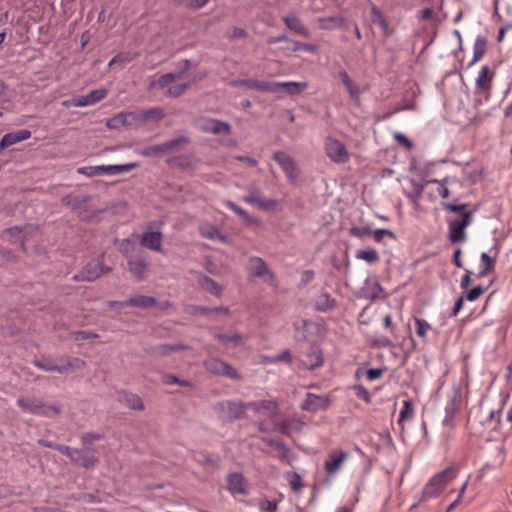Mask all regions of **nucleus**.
<instances>
[{
    "mask_svg": "<svg viewBox=\"0 0 512 512\" xmlns=\"http://www.w3.org/2000/svg\"><path fill=\"white\" fill-rule=\"evenodd\" d=\"M455 476L456 472L453 466H449L443 471L436 473L425 485L422 491L421 501H426L439 496L445 489L446 485L454 479Z\"/></svg>",
    "mask_w": 512,
    "mask_h": 512,
    "instance_id": "obj_1",
    "label": "nucleus"
},
{
    "mask_svg": "<svg viewBox=\"0 0 512 512\" xmlns=\"http://www.w3.org/2000/svg\"><path fill=\"white\" fill-rule=\"evenodd\" d=\"M17 405L23 412L37 416L53 417L61 413L60 407L49 405L35 397H19L17 399Z\"/></svg>",
    "mask_w": 512,
    "mask_h": 512,
    "instance_id": "obj_2",
    "label": "nucleus"
},
{
    "mask_svg": "<svg viewBox=\"0 0 512 512\" xmlns=\"http://www.w3.org/2000/svg\"><path fill=\"white\" fill-rule=\"evenodd\" d=\"M132 243L129 239H125L120 243L119 250L127 259L129 272L137 279L144 280L148 275V263L141 256L132 257L130 254Z\"/></svg>",
    "mask_w": 512,
    "mask_h": 512,
    "instance_id": "obj_3",
    "label": "nucleus"
},
{
    "mask_svg": "<svg viewBox=\"0 0 512 512\" xmlns=\"http://www.w3.org/2000/svg\"><path fill=\"white\" fill-rule=\"evenodd\" d=\"M247 194L243 196V201L262 211H275L279 203L275 199L266 198L264 193L255 185H249L246 188Z\"/></svg>",
    "mask_w": 512,
    "mask_h": 512,
    "instance_id": "obj_4",
    "label": "nucleus"
},
{
    "mask_svg": "<svg viewBox=\"0 0 512 512\" xmlns=\"http://www.w3.org/2000/svg\"><path fill=\"white\" fill-rule=\"evenodd\" d=\"M248 409L247 404L241 401L224 400L214 406L219 418L225 422L240 419Z\"/></svg>",
    "mask_w": 512,
    "mask_h": 512,
    "instance_id": "obj_5",
    "label": "nucleus"
},
{
    "mask_svg": "<svg viewBox=\"0 0 512 512\" xmlns=\"http://www.w3.org/2000/svg\"><path fill=\"white\" fill-rule=\"evenodd\" d=\"M61 450L62 454L67 456L73 464L86 469L94 468L99 462L94 451L89 448L77 449L67 446Z\"/></svg>",
    "mask_w": 512,
    "mask_h": 512,
    "instance_id": "obj_6",
    "label": "nucleus"
},
{
    "mask_svg": "<svg viewBox=\"0 0 512 512\" xmlns=\"http://www.w3.org/2000/svg\"><path fill=\"white\" fill-rule=\"evenodd\" d=\"M139 166L138 163H128L120 165H98V166H86L78 169V173L86 175L88 177L98 175H117L129 172Z\"/></svg>",
    "mask_w": 512,
    "mask_h": 512,
    "instance_id": "obj_7",
    "label": "nucleus"
},
{
    "mask_svg": "<svg viewBox=\"0 0 512 512\" xmlns=\"http://www.w3.org/2000/svg\"><path fill=\"white\" fill-rule=\"evenodd\" d=\"M325 152L328 158L334 163L344 164L349 161L350 154L345 145L332 137L325 140Z\"/></svg>",
    "mask_w": 512,
    "mask_h": 512,
    "instance_id": "obj_8",
    "label": "nucleus"
},
{
    "mask_svg": "<svg viewBox=\"0 0 512 512\" xmlns=\"http://www.w3.org/2000/svg\"><path fill=\"white\" fill-rule=\"evenodd\" d=\"M472 219V212H463L461 220L449 223V239L452 243L464 242L466 240L465 228L471 224Z\"/></svg>",
    "mask_w": 512,
    "mask_h": 512,
    "instance_id": "obj_9",
    "label": "nucleus"
},
{
    "mask_svg": "<svg viewBox=\"0 0 512 512\" xmlns=\"http://www.w3.org/2000/svg\"><path fill=\"white\" fill-rule=\"evenodd\" d=\"M110 270L111 268L104 267L100 260H93L87 263V265L78 274L74 275L73 280L91 282Z\"/></svg>",
    "mask_w": 512,
    "mask_h": 512,
    "instance_id": "obj_10",
    "label": "nucleus"
},
{
    "mask_svg": "<svg viewBox=\"0 0 512 512\" xmlns=\"http://www.w3.org/2000/svg\"><path fill=\"white\" fill-rule=\"evenodd\" d=\"M204 367L207 371L215 374L226 376L230 379H240V375L237 370L229 365L227 362H224L217 358H209L204 361Z\"/></svg>",
    "mask_w": 512,
    "mask_h": 512,
    "instance_id": "obj_11",
    "label": "nucleus"
},
{
    "mask_svg": "<svg viewBox=\"0 0 512 512\" xmlns=\"http://www.w3.org/2000/svg\"><path fill=\"white\" fill-rule=\"evenodd\" d=\"M330 405L331 400L328 395L307 393L305 400L301 404V409L306 412L316 413L318 411L327 410Z\"/></svg>",
    "mask_w": 512,
    "mask_h": 512,
    "instance_id": "obj_12",
    "label": "nucleus"
},
{
    "mask_svg": "<svg viewBox=\"0 0 512 512\" xmlns=\"http://www.w3.org/2000/svg\"><path fill=\"white\" fill-rule=\"evenodd\" d=\"M199 128L206 133H212L215 135H228L231 133V126L227 122H223L216 119H201L198 122Z\"/></svg>",
    "mask_w": 512,
    "mask_h": 512,
    "instance_id": "obj_13",
    "label": "nucleus"
},
{
    "mask_svg": "<svg viewBox=\"0 0 512 512\" xmlns=\"http://www.w3.org/2000/svg\"><path fill=\"white\" fill-rule=\"evenodd\" d=\"M107 94L108 90L106 88L95 89L86 95H81L73 98L71 105H73L74 107L91 106L104 99L107 96Z\"/></svg>",
    "mask_w": 512,
    "mask_h": 512,
    "instance_id": "obj_14",
    "label": "nucleus"
},
{
    "mask_svg": "<svg viewBox=\"0 0 512 512\" xmlns=\"http://www.w3.org/2000/svg\"><path fill=\"white\" fill-rule=\"evenodd\" d=\"M274 160L281 166L290 181H295L298 178V169L295 161L285 152H275L273 155Z\"/></svg>",
    "mask_w": 512,
    "mask_h": 512,
    "instance_id": "obj_15",
    "label": "nucleus"
},
{
    "mask_svg": "<svg viewBox=\"0 0 512 512\" xmlns=\"http://www.w3.org/2000/svg\"><path fill=\"white\" fill-rule=\"evenodd\" d=\"M247 270L249 274L254 277H268L269 280H274V274L268 269L265 261L260 257H251L248 262Z\"/></svg>",
    "mask_w": 512,
    "mask_h": 512,
    "instance_id": "obj_16",
    "label": "nucleus"
},
{
    "mask_svg": "<svg viewBox=\"0 0 512 512\" xmlns=\"http://www.w3.org/2000/svg\"><path fill=\"white\" fill-rule=\"evenodd\" d=\"M189 349V346L184 344H159L145 349V352L153 357H166L174 352Z\"/></svg>",
    "mask_w": 512,
    "mask_h": 512,
    "instance_id": "obj_17",
    "label": "nucleus"
},
{
    "mask_svg": "<svg viewBox=\"0 0 512 512\" xmlns=\"http://www.w3.org/2000/svg\"><path fill=\"white\" fill-rule=\"evenodd\" d=\"M347 458L348 453L342 450L332 451L324 462L325 471L330 475L337 473Z\"/></svg>",
    "mask_w": 512,
    "mask_h": 512,
    "instance_id": "obj_18",
    "label": "nucleus"
},
{
    "mask_svg": "<svg viewBox=\"0 0 512 512\" xmlns=\"http://www.w3.org/2000/svg\"><path fill=\"white\" fill-rule=\"evenodd\" d=\"M304 426V422L298 418H287L274 424V430L289 435L291 432H300Z\"/></svg>",
    "mask_w": 512,
    "mask_h": 512,
    "instance_id": "obj_19",
    "label": "nucleus"
},
{
    "mask_svg": "<svg viewBox=\"0 0 512 512\" xmlns=\"http://www.w3.org/2000/svg\"><path fill=\"white\" fill-rule=\"evenodd\" d=\"M140 243L145 248L163 253L162 234L158 231H150L143 233Z\"/></svg>",
    "mask_w": 512,
    "mask_h": 512,
    "instance_id": "obj_20",
    "label": "nucleus"
},
{
    "mask_svg": "<svg viewBox=\"0 0 512 512\" xmlns=\"http://www.w3.org/2000/svg\"><path fill=\"white\" fill-rule=\"evenodd\" d=\"M282 21L289 30L295 32L296 34L306 38L311 36L310 30L303 24L302 20L296 15H287L282 18Z\"/></svg>",
    "mask_w": 512,
    "mask_h": 512,
    "instance_id": "obj_21",
    "label": "nucleus"
},
{
    "mask_svg": "<svg viewBox=\"0 0 512 512\" xmlns=\"http://www.w3.org/2000/svg\"><path fill=\"white\" fill-rule=\"evenodd\" d=\"M493 77L494 72L488 66H483L476 79L477 91L481 93H488L491 89Z\"/></svg>",
    "mask_w": 512,
    "mask_h": 512,
    "instance_id": "obj_22",
    "label": "nucleus"
},
{
    "mask_svg": "<svg viewBox=\"0 0 512 512\" xmlns=\"http://www.w3.org/2000/svg\"><path fill=\"white\" fill-rule=\"evenodd\" d=\"M227 488L232 494L246 495V482L242 474L231 473L227 477Z\"/></svg>",
    "mask_w": 512,
    "mask_h": 512,
    "instance_id": "obj_23",
    "label": "nucleus"
},
{
    "mask_svg": "<svg viewBox=\"0 0 512 512\" xmlns=\"http://www.w3.org/2000/svg\"><path fill=\"white\" fill-rule=\"evenodd\" d=\"M275 85L277 86L275 88V93L284 91L286 94L291 95V96L300 94L308 87L307 82H295V81L275 82Z\"/></svg>",
    "mask_w": 512,
    "mask_h": 512,
    "instance_id": "obj_24",
    "label": "nucleus"
},
{
    "mask_svg": "<svg viewBox=\"0 0 512 512\" xmlns=\"http://www.w3.org/2000/svg\"><path fill=\"white\" fill-rule=\"evenodd\" d=\"M247 407L255 413H260L262 410H266L272 415H277L279 413V403L276 400L254 401L247 403Z\"/></svg>",
    "mask_w": 512,
    "mask_h": 512,
    "instance_id": "obj_25",
    "label": "nucleus"
},
{
    "mask_svg": "<svg viewBox=\"0 0 512 512\" xmlns=\"http://www.w3.org/2000/svg\"><path fill=\"white\" fill-rule=\"evenodd\" d=\"M124 305L126 306H132V307H138V308H151L155 307L157 304V301L154 297L146 296V295H135L131 296L125 301H123Z\"/></svg>",
    "mask_w": 512,
    "mask_h": 512,
    "instance_id": "obj_26",
    "label": "nucleus"
},
{
    "mask_svg": "<svg viewBox=\"0 0 512 512\" xmlns=\"http://www.w3.org/2000/svg\"><path fill=\"white\" fill-rule=\"evenodd\" d=\"M241 84L247 89H253L260 92L275 93V82L273 81H258L253 79L242 80Z\"/></svg>",
    "mask_w": 512,
    "mask_h": 512,
    "instance_id": "obj_27",
    "label": "nucleus"
},
{
    "mask_svg": "<svg viewBox=\"0 0 512 512\" xmlns=\"http://www.w3.org/2000/svg\"><path fill=\"white\" fill-rule=\"evenodd\" d=\"M180 78V75L176 73H166L158 77L157 79H153L149 82L147 89L149 91H153L155 89H165L177 79Z\"/></svg>",
    "mask_w": 512,
    "mask_h": 512,
    "instance_id": "obj_28",
    "label": "nucleus"
},
{
    "mask_svg": "<svg viewBox=\"0 0 512 512\" xmlns=\"http://www.w3.org/2000/svg\"><path fill=\"white\" fill-rule=\"evenodd\" d=\"M337 301L328 292H321L315 300V309L327 312L336 307Z\"/></svg>",
    "mask_w": 512,
    "mask_h": 512,
    "instance_id": "obj_29",
    "label": "nucleus"
},
{
    "mask_svg": "<svg viewBox=\"0 0 512 512\" xmlns=\"http://www.w3.org/2000/svg\"><path fill=\"white\" fill-rule=\"evenodd\" d=\"M318 28L321 30H333L340 28L345 23V18L342 16H329L320 17L317 19Z\"/></svg>",
    "mask_w": 512,
    "mask_h": 512,
    "instance_id": "obj_30",
    "label": "nucleus"
},
{
    "mask_svg": "<svg viewBox=\"0 0 512 512\" xmlns=\"http://www.w3.org/2000/svg\"><path fill=\"white\" fill-rule=\"evenodd\" d=\"M199 231L204 238L211 240H220L222 242L226 240V237L222 235L220 230L210 223L201 224Z\"/></svg>",
    "mask_w": 512,
    "mask_h": 512,
    "instance_id": "obj_31",
    "label": "nucleus"
},
{
    "mask_svg": "<svg viewBox=\"0 0 512 512\" xmlns=\"http://www.w3.org/2000/svg\"><path fill=\"white\" fill-rule=\"evenodd\" d=\"M427 184L428 183H426V182L418 183V182H415L414 180H411L412 189H411V191L406 193V196L409 198V200L413 204L414 208H417L419 206V202L422 197L424 188Z\"/></svg>",
    "mask_w": 512,
    "mask_h": 512,
    "instance_id": "obj_32",
    "label": "nucleus"
},
{
    "mask_svg": "<svg viewBox=\"0 0 512 512\" xmlns=\"http://www.w3.org/2000/svg\"><path fill=\"white\" fill-rule=\"evenodd\" d=\"M199 285L214 296L220 297L222 295L223 287L208 276H201Z\"/></svg>",
    "mask_w": 512,
    "mask_h": 512,
    "instance_id": "obj_33",
    "label": "nucleus"
},
{
    "mask_svg": "<svg viewBox=\"0 0 512 512\" xmlns=\"http://www.w3.org/2000/svg\"><path fill=\"white\" fill-rule=\"evenodd\" d=\"M188 143H189V139L186 136H179V137L170 139L166 142H163L166 154L178 152V151L182 150Z\"/></svg>",
    "mask_w": 512,
    "mask_h": 512,
    "instance_id": "obj_34",
    "label": "nucleus"
},
{
    "mask_svg": "<svg viewBox=\"0 0 512 512\" xmlns=\"http://www.w3.org/2000/svg\"><path fill=\"white\" fill-rule=\"evenodd\" d=\"M224 205L229 208L231 211H233L234 213H236L238 216L242 217V219L248 223V224H259L260 221L259 219L255 218V217H252L250 216L246 210H244L243 208H241L240 206H238L236 203H234L233 201H230V200H226L224 202Z\"/></svg>",
    "mask_w": 512,
    "mask_h": 512,
    "instance_id": "obj_35",
    "label": "nucleus"
},
{
    "mask_svg": "<svg viewBox=\"0 0 512 512\" xmlns=\"http://www.w3.org/2000/svg\"><path fill=\"white\" fill-rule=\"evenodd\" d=\"M57 361L60 362L61 366L66 369L65 373L82 369L85 366V362L83 360L79 358H70L68 356H61L57 359Z\"/></svg>",
    "mask_w": 512,
    "mask_h": 512,
    "instance_id": "obj_36",
    "label": "nucleus"
},
{
    "mask_svg": "<svg viewBox=\"0 0 512 512\" xmlns=\"http://www.w3.org/2000/svg\"><path fill=\"white\" fill-rule=\"evenodd\" d=\"M214 338L224 344H230L237 347L243 344V338L238 333H216Z\"/></svg>",
    "mask_w": 512,
    "mask_h": 512,
    "instance_id": "obj_37",
    "label": "nucleus"
},
{
    "mask_svg": "<svg viewBox=\"0 0 512 512\" xmlns=\"http://www.w3.org/2000/svg\"><path fill=\"white\" fill-rule=\"evenodd\" d=\"M339 77L342 80L347 92L352 99L359 97L360 91L354 81L349 77L348 73L344 70L339 72Z\"/></svg>",
    "mask_w": 512,
    "mask_h": 512,
    "instance_id": "obj_38",
    "label": "nucleus"
},
{
    "mask_svg": "<svg viewBox=\"0 0 512 512\" xmlns=\"http://www.w3.org/2000/svg\"><path fill=\"white\" fill-rule=\"evenodd\" d=\"M486 47H487V40L482 36H478L474 43L473 59L469 63V66L474 65L477 61H479L483 57V55L486 52Z\"/></svg>",
    "mask_w": 512,
    "mask_h": 512,
    "instance_id": "obj_39",
    "label": "nucleus"
},
{
    "mask_svg": "<svg viewBox=\"0 0 512 512\" xmlns=\"http://www.w3.org/2000/svg\"><path fill=\"white\" fill-rule=\"evenodd\" d=\"M6 235H8V241L12 244H15L17 242H20L21 247L23 250L26 249L25 247V241L23 237V229L18 226H14L11 228H8L4 232Z\"/></svg>",
    "mask_w": 512,
    "mask_h": 512,
    "instance_id": "obj_40",
    "label": "nucleus"
},
{
    "mask_svg": "<svg viewBox=\"0 0 512 512\" xmlns=\"http://www.w3.org/2000/svg\"><path fill=\"white\" fill-rule=\"evenodd\" d=\"M33 364L43 370V371H46V372H57V373H60V374H65V368L61 366V363L59 362V364H53L51 361H45V360H34L33 361Z\"/></svg>",
    "mask_w": 512,
    "mask_h": 512,
    "instance_id": "obj_41",
    "label": "nucleus"
},
{
    "mask_svg": "<svg viewBox=\"0 0 512 512\" xmlns=\"http://www.w3.org/2000/svg\"><path fill=\"white\" fill-rule=\"evenodd\" d=\"M138 153L144 157H161L166 154L163 143L145 147L140 149Z\"/></svg>",
    "mask_w": 512,
    "mask_h": 512,
    "instance_id": "obj_42",
    "label": "nucleus"
},
{
    "mask_svg": "<svg viewBox=\"0 0 512 512\" xmlns=\"http://www.w3.org/2000/svg\"><path fill=\"white\" fill-rule=\"evenodd\" d=\"M164 116H165L164 110L159 107L150 108L148 110L143 111L140 114V118L143 121H151V120L159 121V120L163 119Z\"/></svg>",
    "mask_w": 512,
    "mask_h": 512,
    "instance_id": "obj_43",
    "label": "nucleus"
},
{
    "mask_svg": "<svg viewBox=\"0 0 512 512\" xmlns=\"http://www.w3.org/2000/svg\"><path fill=\"white\" fill-rule=\"evenodd\" d=\"M189 86H190L189 82L178 83V84H174V85L171 84L168 87V89L166 90L165 96H167L169 98L180 97L181 95H183L186 92V90L189 88Z\"/></svg>",
    "mask_w": 512,
    "mask_h": 512,
    "instance_id": "obj_44",
    "label": "nucleus"
},
{
    "mask_svg": "<svg viewBox=\"0 0 512 512\" xmlns=\"http://www.w3.org/2000/svg\"><path fill=\"white\" fill-rule=\"evenodd\" d=\"M356 258L366 261L367 263H376L379 261L378 252L375 249L358 250Z\"/></svg>",
    "mask_w": 512,
    "mask_h": 512,
    "instance_id": "obj_45",
    "label": "nucleus"
},
{
    "mask_svg": "<svg viewBox=\"0 0 512 512\" xmlns=\"http://www.w3.org/2000/svg\"><path fill=\"white\" fill-rule=\"evenodd\" d=\"M124 401H125L126 405L131 409L138 410V411H142L145 409V405H144L142 399L138 395L131 394V393L126 394L124 396Z\"/></svg>",
    "mask_w": 512,
    "mask_h": 512,
    "instance_id": "obj_46",
    "label": "nucleus"
},
{
    "mask_svg": "<svg viewBox=\"0 0 512 512\" xmlns=\"http://www.w3.org/2000/svg\"><path fill=\"white\" fill-rule=\"evenodd\" d=\"M130 114L118 113L107 121V126L111 129H118L121 126L128 125V117Z\"/></svg>",
    "mask_w": 512,
    "mask_h": 512,
    "instance_id": "obj_47",
    "label": "nucleus"
},
{
    "mask_svg": "<svg viewBox=\"0 0 512 512\" xmlns=\"http://www.w3.org/2000/svg\"><path fill=\"white\" fill-rule=\"evenodd\" d=\"M162 382L165 385L178 384V385L183 386V387H193V383L191 381L182 380V379H180L177 376L172 375V374L164 375L163 378H162Z\"/></svg>",
    "mask_w": 512,
    "mask_h": 512,
    "instance_id": "obj_48",
    "label": "nucleus"
},
{
    "mask_svg": "<svg viewBox=\"0 0 512 512\" xmlns=\"http://www.w3.org/2000/svg\"><path fill=\"white\" fill-rule=\"evenodd\" d=\"M426 183L438 184L439 185L438 193L443 199H446L450 196V191L446 186L449 183L448 177H446L442 180L431 179V180L426 181Z\"/></svg>",
    "mask_w": 512,
    "mask_h": 512,
    "instance_id": "obj_49",
    "label": "nucleus"
},
{
    "mask_svg": "<svg viewBox=\"0 0 512 512\" xmlns=\"http://www.w3.org/2000/svg\"><path fill=\"white\" fill-rule=\"evenodd\" d=\"M262 442H264L265 444L275 448L276 450H278L279 452H281L283 455H286L288 453V448L286 447V445L280 441V440H277V439H273V438H269V437H262L261 438Z\"/></svg>",
    "mask_w": 512,
    "mask_h": 512,
    "instance_id": "obj_50",
    "label": "nucleus"
},
{
    "mask_svg": "<svg viewBox=\"0 0 512 512\" xmlns=\"http://www.w3.org/2000/svg\"><path fill=\"white\" fill-rule=\"evenodd\" d=\"M416 334L422 339L426 338L427 331L431 329V325L420 318H415Z\"/></svg>",
    "mask_w": 512,
    "mask_h": 512,
    "instance_id": "obj_51",
    "label": "nucleus"
},
{
    "mask_svg": "<svg viewBox=\"0 0 512 512\" xmlns=\"http://www.w3.org/2000/svg\"><path fill=\"white\" fill-rule=\"evenodd\" d=\"M481 262L483 263V268L480 271L479 276H484L493 269L495 262L486 252L481 254Z\"/></svg>",
    "mask_w": 512,
    "mask_h": 512,
    "instance_id": "obj_52",
    "label": "nucleus"
},
{
    "mask_svg": "<svg viewBox=\"0 0 512 512\" xmlns=\"http://www.w3.org/2000/svg\"><path fill=\"white\" fill-rule=\"evenodd\" d=\"M293 51H305L309 53H316L318 51V46L311 43H303L299 41H294Z\"/></svg>",
    "mask_w": 512,
    "mask_h": 512,
    "instance_id": "obj_53",
    "label": "nucleus"
},
{
    "mask_svg": "<svg viewBox=\"0 0 512 512\" xmlns=\"http://www.w3.org/2000/svg\"><path fill=\"white\" fill-rule=\"evenodd\" d=\"M413 412H414V410H413V406H412L411 402L409 400H405L403 402V407L400 411L398 422L400 423V422L406 420L407 418L412 417Z\"/></svg>",
    "mask_w": 512,
    "mask_h": 512,
    "instance_id": "obj_54",
    "label": "nucleus"
},
{
    "mask_svg": "<svg viewBox=\"0 0 512 512\" xmlns=\"http://www.w3.org/2000/svg\"><path fill=\"white\" fill-rule=\"evenodd\" d=\"M102 436L98 433L87 432L82 434L81 442L85 448H88L89 445L93 444L95 441H99Z\"/></svg>",
    "mask_w": 512,
    "mask_h": 512,
    "instance_id": "obj_55",
    "label": "nucleus"
},
{
    "mask_svg": "<svg viewBox=\"0 0 512 512\" xmlns=\"http://www.w3.org/2000/svg\"><path fill=\"white\" fill-rule=\"evenodd\" d=\"M16 143H18V142H17V140H16V136H15L14 132H13V133H7V134H5V135L2 137V139L0 140V153H1L4 149H6V148H8V147H10V146H12V145H14V144H16Z\"/></svg>",
    "mask_w": 512,
    "mask_h": 512,
    "instance_id": "obj_56",
    "label": "nucleus"
},
{
    "mask_svg": "<svg viewBox=\"0 0 512 512\" xmlns=\"http://www.w3.org/2000/svg\"><path fill=\"white\" fill-rule=\"evenodd\" d=\"M484 292H485V288L482 287L481 285H478V286L472 288L464 297L468 301L473 302V301L478 300L483 295Z\"/></svg>",
    "mask_w": 512,
    "mask_h": 512,
    "instance_id": "obj_57",
    "label": "nucleus"
},
{
    "mask_svg": "<svg viewBox=\"0 0 512 512\" xmlns=\"http://www.w3.org/2000/svg\"><path fill=\"white\" fill-rule=\"evenodd\" d=\"M353 390L355 391L356 396L359 399L364 400L366 403L371 402V395L370 392L362 385H355L353 387Z\"/></svg>",
    "mask_w": 512,
    "mask_h": 512,
    "instance_id": "obj_58",
    "label": "nucleus"
},
{
    "mask_svg": "<svg viewBox=\"0 0 512 512\" xmlns=\"http://www.w3.org/2000/svg\"><path fill=\"white\" fill-rule=\"evenodd\" d=\"M350 234L354 237L363 238L366 236H370L372 234V230L369 226L363 227H352L350 229Z\"/></svg>",
    "mask_w": 512,
    "mask_h": 512,
    "instance_id": "obj_59",
    "label": "nucleus"
},
{
    "mask_svg": "<svg viewBox=\"0 0 512 512\" xmlns=\"http://www.w3.org/2000/svg\"><path fill=\"white\" fill-rule=\"evenodd\" d=\"M246 36H247L246 30L243 28H240V27H236V26L230 28V30L228 32V37L231 40L245 38Z\"/></svg>",
    "mask_w": 512,
    "mask_h": 512,
    "instance_id": "obj_60",
    "label": "nucleus"
},
{
    "mask_svg": "<svg viewBox=\"0 0 512 512\" xmlns=\"http://www.w3.org/2000/svg\"><path fill=\"white\" fill-rule=\"evenodd\" d=\"M442 207L444 210H446L448 212L461 213L466 209L467 204H458L457 205V204H451L448 202H442Z\"/></svg>",
    "mask_w": 512,
    "mask_h": 512,
    "instance_id": "obj_61",
    "label": "nucleus"
},
{
    "mask_svg": "<svg viewBox=\"0 0 512 512\" xmlns=\"http://www.w3.org/2000/svg\"><path fill=\"white\" fill-rule=\"evenodd\" d=\"M390 236V237H394V233L389 230V229H384V228H381V229H376L374 231H372V234L371 236L373 237V239L376 241V242H380L384 236Z\"/></svg>",
    "mask_w": 512,
    "mask_h": 512,
    "instance_id": "obj_62",
    "label": "nucleus"
},
{
    "mask_svg": "<svg viewBox=\"0 0 512 512\" xmlns=\"http://www.w3.org/2000/svg\"><path fill=\"white\" fill-rule=\"evenodd\" d=\"M394 138L397 141L398 144L403 145L406 149L410 150L413 148V143L410 139H408L405 135L402 133L396 132L394 134Z\"/></svg>",
    "mask_w": 512,
    "mask_h": 512,
    "instance_id": "obj_63",
    "label": "nucleus"
},
{
    "mask_svg": "<svg viewBox=\"0 0 512 512\" xmlns=\"http://www.w3.org/2000/svg\"><path fill=\"white\" fill-rule=\"evenodd\" d=\"M74 339L78 340H88L92 338H97L98 334L90 332V331H77L73 333Z\"/></svg>",
    "mask_w": 512,
    "mask_h": 512,
    "instance_id": "obj_64",
    "label": "nucleus"
}]
</instances>
